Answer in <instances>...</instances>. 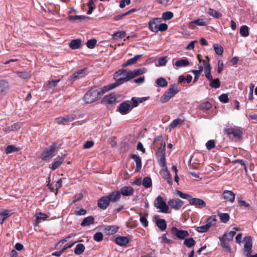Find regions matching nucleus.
<instances>
[{
	"label": "nucleus",
	"mask_w": 257,
	"mask_h": 257,
	"mask_svg": "<svg viewBox=\"0 0 257 257\" xmlns=\"http://www.w3.org/2000/svg\"><path fill=\"white\" fill-rule=\"evenodd\" d=\"M146 72L145 68H141L133 71L124 69H120L116 71L113 74V78L121 80L122 84L127 82L132 79L143 74Z\"/></svg>",
	"instance_id": "f257e3e1"
},
{
	"label": "nucleus",
	"mask_w": 257,
	"mask_h": 257,
	"mask_svg": "<svg viewBox=\"0 0 257 257\" xmlns=\"http://www.w3.org/2000/svg\"><path fill=\"white\" fill-rule=\"evenodd\" d=\"M176 193L180 198L187 199L190 205L195 206L197 208L201 209L206 206V203L202 199L193 198L189 194L183 193L179 190H177Z\"/></svg>",
	"instance_id": "f03ea898"
},
{
	"label": "nucleus",
	"mask_w": 257,
	"mask_h": 257,
	"mask_svg": "<svg viewBox=\"0 0 257 257\" xmlns=\"http://www.w3.org/2000/svg\"><path fill=\"white\" fill-rule=\"evenodd\" d=\"M180 91V87L176 84L171 85L168 90L164 93L160 98L162 103L168 102Z\"/></svg>",
	"instance_id": "7ed1b4c3"
},
{
	"label": "nucleus",
	"mask_w": 257,
	"mask_h": 257,
	"mask_svg": "<svg viewBox=\"0 0 257 257\" xmlns=\"http://www.w3.org/2000/svg\"><path fill=\"white\" fill-rule=\"evenodd\" d=\"M57 148V145L54 143L50 146L49 147L46 148L41 154V159L42 160H47L53 157L56 154Z\"/></svg>",
	"instance_id": "20e7f679"
},
{
	"label": "nucleus",
	"mask_w": 257,
	"mask_h": 257,
	"mask_svg": "<svg viewBox=\"0 0 257 257\" xmlns=\"http://www.w3.org/2000/svg\"><path fill=\"white\" fill-rule=\"evenodd\" d=\"M154 205L156 208L159 209L162 213H167L169 209L165 200L161 196H158L155 199Z\"/></svg>",
	"instance_id": "39448f33"
},
{
	"label": "nucleus",
	"mask_w": 257,
	"mask_h": 257,
	"mask_svg": "<svg viewBox=\"0 0 257 257\" xmlns=\"http://www.w3.org/2000/svg\"><path fill=\"white\" fill-rule=\"evenodd\" d=\"M100 97L97 91V89L92 88L88 91L83 97L86 103H91L99 99Z\"/></svg>",
	"instance_id": "423d86ee"
},
{
	"label": "nucleus",
	"mask_w": 257,
	"mask_h": 257,
	"mask_svg": "<svg viewBox=\"0 0 257 257\" xmlns=\"http://www.w3.org/2000/svg\"><path fill=\"white\" fill-rule=\"evenodd\" d=\"M244 244L242 249L243 254L246 257H250L252 252V241L250 236H245L244 238Z\"/></svg>",
	"instance_id": "0eeeda50"
},
{
	"label": "nucleus",
	"mask_w": 257,
	"mask_h": 257,
	"mask_svg": "<svg viewBox=\"0 0 257 257\" xmlns=\"http://www.w3.org/2000/svg\"><path fill=\"white\" fill-rule=\"evenodd\" d=\"M223 132L227 136L232 135L234 137L237 139H240L242 136V131L241 128L238 126L225 128L223 130Z\"/></svg>",
	"instance_id": "6e6552de"
},
{
	"label": "nucleus",
	"mask_w": 257,
	"mask_h": 257,
	"mask_svg": "<svg viewBox=\"0 0 257 257\" xmlns=\"http://www.w3.org/2000/svg\"><path fill=\"white\" fill-rule=\"evenodd\" d=\"M172 233L175 235L179 239H184L185 237L189 235V232L187 230L179 229L176 227H172L171 229Z\"/></svg>",
	"instance_id": "1a4fd4ad"
},
{
	"label": "nucleus",
	"mask_w": 257,
	"mask_h": 257,
	"mask_svg": "<svg viewBox=\"0 0 257 257\" xmlns=\"http://www.w3.org/2000/svg\"><path fill=\"white\" fill-rule=\"evenodd\" d=\"M116 102V98L114 93L105 95L101 100V103L105 105L107 107L112 106Z\"/></svg>",
	"instance_id": "9d476101"
},
{
	"label": "nucleus",
	"mask_w": 257,
	"mask_h": 257,
	"mask_svg": "<svg viewBox=\"0 0 257 257\" xmlns=\"http://www.w3.org/2000/svg\"><path fill=\"white\" fill-rule=\"evenodd\" d=\"M76 118V115L71 114L63 117H59L55 119L56 122L59 124H67L68 122L74 120Z\"/></svg>",
	"instance_id": "9b49d317"
},
{
	"label": "nucleus",
	"mask_w": 257,
	"mask_h": 257,
	"mask_svg": "<svg viewBox=\"0 0 257 257\" xmlns=\"http://www.w3.org/2000/svg\"><path fill=\"white\" fill-rule=\"evenodd\" d=\"M168 204L171 207L175 210H179L183 205L184 204V202L179 199H171L169 200Z\"/></svg>",
	"instance_id": "f8f14e48"
},
{
	"label": "nucleus",
	"mask_w": 257,
	"mask_h": 257,
	"mask_svg": "<svg viewBox=\"0 0 257 257\" xmlns=\"http://www.w3.org/2000/svg\"><path fill=\"white\" fill-rule=\"evenodd\" d=\"M162 22L161 18H155L150 20L149 22V27L151 31L157 33V30L159 24Z\"/></svg>",
	"instance_id": "ddd939ff"
},
{
	"label": "nucleus",
	"mask_w": 257,
	"mask_h": 257,
	"mask_svg": "<svg viewBox=\"0 0 257 257\" xmlns=\"http://www.w3.org/2000/svg\"><path fill=\"white\" fill-rule=\"evenodd\" d=\"M208 23V20L207 18L198 19L197 20L191 21L189 23V27L191 29H193L195 25L198 26H205Z\"/></svg>",
	"instance_id": "4468645a"
},
{
	"label": "nucleus",
	"mask_w": 257,
	"mask_h": 257,
	"mask_svg": "<svg viewBox=\"0 0 257 257\" xmlns=\"http://www.w3.org/2000/svg\"><path fill=\"white\" fill-rule=\"evenodd\" d=\"M110 201L107 196L101 197L97 202L98 207L101 209L105 210L109 206Z\"/></svg>",
	"instance_id": "2eb2a0df"
},
{
	"label": "nucleus",
	"mask_w": 257,
	"mask_h": 257,
	"mask_svg": "<svg viewBox=\"0 0 257 257\" xmlns=\"http://www.w3.org/2000/svg\"><path fill=\"white\" fill-rule=\"evenodd\" d=\"M107 197L110 202H116L120 199V192L119 191L114 190L111 192Z\"/></svg>",
	"instance_id": "dca6fc26"
},
{
	"label": "nucleus",
	"mask_w": 257,
	"mask_h": 257,
	"mask_svg": "<svg viewBox=\"0 0 257 257\" xmlns=\"http://www.w3.org/2000/svg\"><path fill=\"white\" fill-rule=\"evenodd\" d=\"M119 112L122 114H125L131 110V105L127 101L121 102L118 108Z\"/></svg>",
	"instance_id": "f3484780"
},
{
	"label": "nucleus",
	"mask_w": 257,
	"mask_h": 257,
	"mask_svg": "<svg viewBox=\"0 0 257 257\" xmlns=\"http://www.w3.org/2000/svg\"><path fill=\"white\" fill-rule=\"evenodd\" d=\"M222 197L226 201L233 203L235 200V195L231 191L225 190L222 193Z\"/></svg>",
	"instance_id": "a211bd4d"
},
{
	"label": "nucleus",
	"mask_w": 257,
	"mask_h": 257,
	"mask_svg": "<svg viewBox=\"0 0 257 257\" xmlns=\"http://www.w3.org/2000/svg\"><path fill=\"white\" fill-rule=\"evenodd\" d=\"M87 74V68H84L78 70L74 72L70 77V80H75L78 78H82Z\"/></svg>",
	"instance_id": "6ab92c4d"
},
{
	"label": "nucleus",
	"mask_w": 257,
	"mask_h": 257,
	"mask_svg": "<svg viewBox=\"0 0 257 257\" xmlns=\"http://www.w3.org/2000/svg\"><path fill=\"white\" fill-rule=\"evenodd\" d=\"M119 191L120 195L122 194L125 196L132 195L134 192L133 188L131 186H126L122 187Z\"/></svg>",
	"instance_id": "aec40b11"
},
{
	"label": "nucleus",
	"mask_w": 257,
	"mask_h": 257,
	"mask_svg": "<svg viewBox=\"0 0 257 257\" xmlns=\"http://www.w3.org/2000/svg\"><path fill=\"white\" fill-rule=\"evenodd\" d=\"M131 157L133 159L136 163V167L135 168V171H139L142 168V159L141 157L136 154H132Z\"/></svg>",
	"instance_id": "412c9836"
},
{
	"label": "nucleus",
	"mask_w": 257,
	"mask_h": 257,
	"mask_svg": "<svg viewBox=\"0 0 257 257\" xmlns=\"http://www.w3.org/2000/svg\"><path fill=\"white\" fill-rule=\"evenodd\" d=\"M95 219L93 216L85 217L81 222V225L83 227L89 226L94 224Z\"/></svg>",
	"instance_id": "4be33fe9"
},
{
	"label": "nucleus",
	"mask_w": 257,
	"mask_h": 257,
	"mask_svg": "<svg viewBox=\"0 0 257 257\" xmlns=\"http://www.w3.org/2000/svg\"><path fill=\"white\" fill-rule=\"evenodd\" d=\"M227 236V234L224 233L222 237H219V240L221 246L224 248L226 251L229 252L230 251V248L228 244L229 242L225 239V237Z\"/></svg>",
	"instance_id": "5701e85b"
},
{
	"label": "nucleus",
	"mask_w": 257,
	"mask_h": 257,
	"mask_svg": "<svg viewBox=\"0 0 257 257\" xmlns=\"http://www.w3.org/2000/svg\"><path fill=\"white\" fill-rule=\"evenodd\" d=\"M202 63L205 67L204 73L206 77L208 79H211L212 76L211 75V67L210 64L209 63H207L205 60H202Z\"/></svg>",
	"instance_id": "b1692460"
},
{
	"label": "nucleus",
	"mask_w": 257,
	"mask_h": 257,
	"mask_svg": "<svg viewBox=\"0 0 257 257\" xmlns=\"http://www.w3.org/2000/svg\"><path fill=\"white\" fill-rule=\"evenodd\" d=\"M115 241L118 245L125 246L128 243L130 240L126 236H118L115 238Z\"/></svg>",
	"instance_id": "393cba45"
},
{
	"label": "nucleus",
	"mask_w": 257,
	"mask_h": 257,
	"mask_svg": "<svg viewBox=\"0 0 257 257\" xmlns=\"http://www.w3.org/2000/svg\"><path fill=\"white\" fill-rule=\"evenodd\" d=\"M217 219L216 216L215 215H211L208 217L205 220V224L210 229L211 226L215 225L216 224Z\"/></svg>",
	"instance_id": "a878e982"
},
{
	"label": "nucleus",
	"mask_w": 257,
	"mask_h": 257,
	"mask_svg": "<svg viewBox=\"0 0 257 257\" xmlns=\"http://www.w3.org/2000/svg\"><path fill=\"white\" fill-rule=\"evenodd\" d=\"M81 40L79 39L73 40L69 43V46L73 50L77 49L81 47Z\"/></svg>",
	"instance_id": "bb28decb"
},
{
	"label": "nucleus",
	"mask_w": 257,
	"mask_h": 257,
	"mask_svg": "<svg viewBox=\"0 0 257 257\" xmlns=\"http://www.w3.org/2000/svg\"><path fill=\"white\" fill-rule=\"evenodd\" d=\"M118 229V227L115 225L107 226L105 227L104 231L108 235H112L115 233Z\"/></svg>",
	"instance_id": "cd10ccee"
},
{
	"label": "nucleus",
	"mask_w": 257,
	"mask_h": 257,
	"mask_svg": "<svg viewBox=\"0 0 257 257\" xmlns=\"http://www.w3.org/2000/svg\"><path fill=\"white\" fill-rule=\"evenodd\" d=\"M156 224L157 227L162 231L165 230L167 228L166 222L163 219H156Z\"/></svg>",
	"instance_id": "c85d7f7f"
},
{
	"label": "nucleus",
	"mask_w": 257,
	"mask_h": 257,
	"mask_svg": "<svg viewBox=\"0 0 257 257\" xmlns=\"http://www.w3.org/2000/svg\"><path fill=\"white\" fill-rule=\"evenodd\" d=\"M10 211L7 209L0 210V215L2 218L0 219V224H2L5 220L11 215Z\"/></svg>",
	"instance_id": "c756f323"
},
{
	"label": "nucleus",
	"mask_w": 257,
	"mask_h": 257,
	"mask_svg": "<svg viewBox=\"0 0 257 257\" xmlns=\"http://www.w3.org/2000/svg\"><path fill=\"white\" fill-rule=\"evenodd\" d=\"M207 13L209 15L215 19H219L222 16L221 13L211 8L208 9Z\"/></svg>",
	"instance_id": "7c9ffc66"
},
{
	"label": "nucleus",
	"mask_w": 257,
	"mask_h": 257,
	"mask_svg": "<svg viewBox=\"0 0 257 257\" xmlns=\"http://www.w3.org/2000/svg\"><path fill=\"white\" fill-rule=\"evenodd\" d=\"M60 81V79L52 81H49L47 83L45 84V87L47 89H53L57 86L58 83Z\"/></svg>",
	"instance_id": "2f4dec72"
},
{
	"label": "nucleus",
	"mask_w": 257,
	"mask_h": 257,
	"mask_svg": "<svg viewBox=\"0 0 257 257\" xmlns=\"http://www.w3.org/2000/svg\"><path fill=\"white\" fill-rule=\"evenodd\" d=\"M165 151H166V143L165 142H162L161 147H160L158 148V150L156 152L157 157L165 156Z\"/></svg>",
	"instance_id": "473e14b6"
},
{
	"label": "nucleus",
	"mask_w": 257,
	"mask_h": 257,
	"mask_svg": "<svg viewBox=\"0 0 257 257\" xmlns=\"http://www.w3.org/2000/svg\"><path fill=\"white\" fill-rule=\"evenodd\" d=\"M211 107L212 104L208 101L201 103L198 106V108L203 111L208 110Z\"/></svg>",
	"instance_id": "72a5a7b5"
},
{
	"label": "nucleus",
	"mask_w": 257,
	"mask_h": 257,
	"mask_svg": "<svg viewBox=\"0 0 257 257\" xmlns=\"http://www.w3.org/2000/svg\"><path fill=\"white\" fill-rule=\"evenodd\" d=\"M156 84L159 87H165L168 85L167 81L163 77H160L156 81Z\"/></svg>",
	"instance_id": "f704fd0d"
},
{
	"label": "nucleus",
	"mask_w": 257,
	"mask_h": 257,
	"mask_svg": "<svg viewBox=\"0 0 257 257\" xmlns=\"http://www.w3.org/2000/svg\"><path fill=\"white\" fill-rule=\"evenodd\" d=\"M195 243L196 242L192 237L186 238L184 241V244L188 248L193 247Z\"/></svg>",
	"instance_id": "c9c22d12"
},
{
	"label": "nucleus",
	"mask_w": 257,
	"mask_h": 257,
	"mask_svg": "<svg viewBox=\"0 0 257 257\" xmlns=\"http://www.w3.org/2000/svg\"><path fill=\"white\" fill-rule=\"evenodd\" d=\"M85 248L84 244L79 243L76 245L74 249V253L77 255H80L84 252Z\"/></svg>",
	"instance_id": "e433bc0d"
},
{
	"label": "nucleus",
	"mask_w": 257,
	"mask_h": 257,
	"mask_svg": "<svg viewBox=\"0 0 257 257\" xmlns=\"http://www.w3.org/2000/svg\"><path fill=\"white\" fill-rule=\"evenodd\" d=\"M208 80L210 82V86L212 88H218L220 86V82L219 79L217 78V79H213L212 77L211 79H208Z\"/></svg>",
	"instance_id": "4c0bfd02"
},
{
	"label": "nucleus",
	"mask_w": 257,
	"mask_h": 257,
	"mask_svg": "<svg viewBox=\"0 0 257 257\" xmlns=\"http://www.w3.org/2000/svg\"><path fill=\"white\" fill-rule=\"evenodd\" d=\"M9 88V85L5 81H0V94L6 91Z\"/></svg>",
	"instance_id": "58836bf2"
},
{
	"label": "nucleus",
	"mask_w": 257,
	"mask_h": 257,
	"mask_svg": "<svg viewBox=\"0 0 257 257\" xmlns=\"http://www.w3.org/2000/svg\"><path fill=\"white\" fill-rule=\"evenodd\" d=\"M240 34L241 36L246 37L249 35L248 27L246 25L242 26L239 31Z\"/></svg>",
	"instance_id": "ea45409f"
},
{
	"label": "nucleus",
	"mask_w": 257,
	"mask_h": 257,
	"mask_svg": "<svg viewBox=\"0 0 257 257\" xmlns=\"http://www.w3.org/2000/svg\"><path fill=\"white\" fill-rule=\"evenodd\" d=\"M220 221L223 223L227 222L230 218L229 215L227 213H221L218 214Z\"/></svg>",
	"instance_id": "a19ab883"
},
{
	"label": "nucleus",
	"mask_w": 257,
	"mask_h": 257,
	"mask_svg": "<svg viewBox=\"0 0 257 257\" xmlns=\"http://www.w3.org/2000/svg\"><path fill=\"white\" fill-rule=\"evenodd\" d=\"M189 64V62L187 59H180L175 62V65L180 67L187 66Z\"/></svg>",
	"instance_id": "79ce46f5"
},
{
	"label": "nucleus",
	"mask_w": 257,
	"mask_h": 257,
	"mask_svg": "<svg viewBox=\"0 0 257 257\" xmlns=\"http://www.w3.org/2000/svg\"><path fill=\"white\" fill-rule=\"evenodd\" d=\"M19 148L13 145H9L6 148V153L7 154L19 151Z\"/></svg>",
	"instance_id": "37998d69"
},
{
	"label": "nucleus",
	"mask_w": 257,
	"mask_h": 257,
	"mask_svg": "<svg viewBox=\"0 0 257 257\" xmlns=\"http://www.w3.org/2000/svg\"><path fill=\"white\" fill-rule=\"evenodd\" d=\"M64 158L63 157L60 158L59 160L55 161L52 164L51 168L52 170H55L58 168L63 163Z\"/></svg>",
	"instance_id": "c03bdc74"
},
{
	"label": "nucleus",
	"mask_w": 257,
	"mask_h": 257,
	"mask_svg": "<svg viewBox=\"0 0 257 257\" xmlns=\"http://www.w3.org/2000/svg\"><path fill=\"white\" fill-rule=\"evenodd\" d=\"M143 185L146 188H150L152 185V180L150 177H145L142 182Z\"/></svg>",
	"instance_id": "a18cd8bd"
},
{
	"label": "nucleus",
	"mask_w": 257,
	"mask_h": 257,
	"mask_svg": "<svg viewBox=\"0 0 257 257\" xmlns=\"http://www.w3.org/2000/svg\"><path fill=\"white\" fill-rule=\"evenodd\" d=\"M126 36V33L123 31H117L112 35V38L113 39H117L118 38H123Z\"/></svg>",
	"instance_id": "49530a36"
},
{
	"label": "nucleus",
	"mask_w": 257,
	"mask_h": 257,
	"mask_svg": "<svg viewBox=\"0 0 257 257\" xmlns=\"http://www.w3.org/2000/svg\"><path fill=\"white\" fill-rule=\"evenodd\" d=\"M173 13L170 11L164 12L162 14V19L164 21L171 20L173 17Z\"/></svg>",
	"instance_id": "de8ad7c7"
},
{
	"label": "nucleus",
	"mask_w": 257,
	"mask_h": 257,
	"mask_svg": "<svg viewBox=\"0 0 257 257\" xmlns=\"http://www.w3.org/2000/svg\"><path fill=\"white\" fill-rule=\"evenodd\" d=\"M213 48L216 54L221 55L223 52V47L219 44H214Z\"/></svg>",
	"instance_id": "09e8293b"
},
{
	"label": "nucleus",
	"mask_w": 257,
	"mask_h": 257,
	"mask_svg": "<svg viewBox=\"0 0 257 257\" xmlns=\"http://www.w3.org/2000/svg\"><path fill=\"white\" fill-rule=\"evenodd\" d=\"M16 74L18 77L22 79H28L30 77V75L26 72H20V71H17L16 72Z\"/></svg>",
	"instance_id": "8fccbe9b"
},
{
	"label": "nucleus",
	"mask_w": 257,
	"mask_h": 257,
	"mask_svg": "<svg viewBox=\"0 0 257 257\" xmlns=\"http://www.w3.org/2000/svg\"><path fill=\"white\" fill-rule=\"evenodd\" d=\"M209 228L208 227V226L206 224H204L200 226H198L196 228V230L197 232L199 233H204L206 232L209 230Z\"/></svg>",
	"instance_id": "3c124183"
},
{
	"label": "nucleus",
	"mask_w": 257,
	"mask_h": 257,
	"mask_svg": "<svg viewBox=\"0 0 257 257\" xmlns=\"http://www.w3.org/2000/svg\"><path fill=\"white\" fill-rule=\"evenodd\" d=\"M96 42L97 41L95 39H90L87 41L86 46L89 49H93L94 48Z\"/></svg>",
	"instance_id": "603ef678"
},
{
	"label": "nucleus",
	"mask_w": 257,
	"mask_h": 257,
	"mask_svg": "<svg viewBox=\"0 0 257 257\" xmlns=\"http://www.w3.org/2000/svg\"><path fill=\"white\" fill-rule=\"evenodd\" d=\"M183 122V120L180 118H177L171 123L170 126L171 128H175L178 124H181Z\"/></svg>",
	"instance_id": "864d4df0"
},
{
	"label": "nucleus",
	"mask_w": 257,
	"mask_h": 257,
	"mask_svg": "<svg viewBox=\"0 0 257 257\" xmlns=\"http://www.w3.org/2000/svg\"><path fill=\"white\" fill-rule=\"evenodd\" d=\"M103 234L100 232H98L94 234L93 239L97 242H100L103 239Z\"/></svg>",
	"instance_id": "5fc2aeb1"
},
{
	"label": "nucleus",
	"mask_w": 257,
	"mask_h": 257,
	"mask_svg": "<svg viewBox=\"0 0 257 257\" xmlns=\"http://www.w3.org/2000/svg\"><path fill=\"white\" fill-rule=\"evenodd\" d=\"M109 90H110V89H108V85L105 86L99 89H97V91L98 92L99 97H100L104 93L106 92Z\"/></svg>",
	"instance_id": "6e6d98bb"
},
{
	"label": "nucleus",
	"mask_w": 257,
	"mask_h": 257,
	"mask_svg": "<svg viewBox=\"0 0 257 257\" xmlns=\"http://www.w3.org/2000/svg\"><path fill=\"white\" fill-rule=\"evenodd\" d=\"M109 90H110V89H108V85L105 86L99 89H97V91L98 92L99 97H100L104 93L106 92Z\"/></svg>",
	"instance_id": "4d7b16f0"
},
{
	"label": "nucleus",
	"mask_w": 257,
	"mask_h": 257,
	"mask_svg": "<svg viewBox=\"0 0 257 257\" xmlns=\"http://www.w3.org/2000/svg\"><path fill=\"white\" fill-rule=\"evenodd\" d=\"M93 5H94L93 0H89L88 1V3H87V6L89 8V10L87 12V15H90L92 13V12L94 10V7L93 6Z\"/></svg>",
	"instance_id": "13d9d810"
},
{
	"label": "nucleus",
	"mask_w": 257,
	"mask_h": 257,
	"mask_svg": "<svg viewBox=\"0 0 257 257\" xmlns=\"http://www.w3.org/2000/svg\"><path fill=\"white\" fill-rule=\"evenodd\" d=\"M164 178L169 185H171L172 184V178L168 170H167L165 172Z\"/></svg>",
	"instance_id": "bf43d9fd"
},
{
	"label": "nucleus",
	"mask_w": 257,
	"mask_h": 257,
	"mask_svg": "<svg viewBox=\"0 0 257 257\" xmlns=\"http://www.w3.org/2000/svg\"><path fill=\"white\" fill-rule=\"evenodd\" d=\"M115 80V82L114 83L108 85V89H110V90L115 88V87L122 84V82H120L121 80H118V79Z\"/></svg>",
	"instance_id": "052dcab7"
},
{
	"label": "nucleus",
	"mask_w": 257,
	"mask_h": 257,
	"mask_svg": "<svg viewBox=\"0 0 257 257\" xmlns=\"http://www.w3.org/2000/svg\"><path fill=\"white\" fill-rule=\"evenodd\" d=\"M35 216L38 220L40 219L41 220H45L48 217V216L46 214L42 212L37 213Z\"/></svg>",
	"instance_id": "680f3d73"
},
{
	"label": "nucleus",
	"mask_w": 257,
	"mask_h": 257,
	"mask_svg": "<svg viewBox=\"0 0 257 257\" xmlns=\"http://www.w3.org/2000/svg\"><path fill=\"white\" fill-rule=\"evenodd\" d=\"M224 69V65L223 61L221 60H219L217 62V73H221Z\"/></svg>",
	"instance_id": "e2e57ef3"
},
{
	"label": "nucleus",
	"mask_w": 257,
	"mask_h": 257,
	"mask_svg": "<svg viewBox=\"0 0 257 257\" xmlns=\"http://www.w3.org/2000/svg\"><path fill=\"white\" fill-rule=\"evenodd\" d=\"M160 164L162 167H166L165 156H158Z\"/></svg>",
	"instance_id": "0e129e2a"
},
{
	"label": "nucleus",
	"mask_w": 257,
	"mask_h": 257,
	"mask_svg": "<svg viewBox=\"0 0 257 257\" xmlns=\"http://www.w3.org/2000/svg\"><path fill=\"white\" fill-rule=\"evenodd\" d=\"M167 29H168V25L166 24L160 23L159 25L158 26V28L157 32L158 31H161V32L165 31L167 30Z\"/></svg>",
	"instance_id": "69168bd1"
},
{
	"label": "nucleus",
	"mask_w": 257,
	"mask_h": 257,
	"mask_svg": "<svg viewBox=\"0 0 257 257\" xmlns=\"http://www.w3.org/2000/svg\"><path fill=\"white\" fill-rule=\"evenodd\" d=\"M206 148L210 150L215 147V142L213 140H209L206 143Z\"/></svg>",
	"instance_id": "338daca9"
},
{
	"label": "nucleus",
	"mask_w": 257,
	"mask_h": 257,
	"mask_svg": "<svg viewBox=\"0 0 257 257\" xmlns=\"http://www.w3.org/2000/svg\"><path fill=\"white\" fill-rule=\"evenodd\" d=\"M219 100L223 103H227L228 101V97L227 94H222L219 97Z\"/></svg>",
	"instance_id": "774afa93"
}]
</instances>
